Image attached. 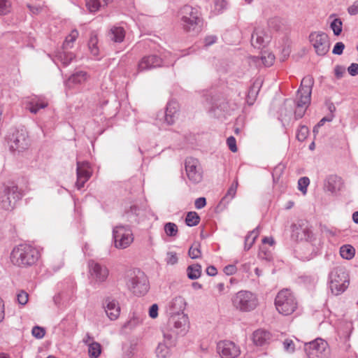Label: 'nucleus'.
I'll return each mask as SVG.
<instances>
[{"instance_id":"1","label":"nucleus","mask_w":358,"mask_h":358,"mask_svg":"<svg viewBox=\"0 0 358 358\" xmlns=\"http://www.w3.org/2000/svg\"><path fill=\"white\" fill-rule=\"evenodd\" d=\"M313 84L314 80L310 76H307L302 79L295 99L294 117L296 119L301 118L310 104Z\"/></svg>"},{"instance_id":"2","label":"nucleus","mask_w":358,"mask_h":358,"mask_svg":"<svg viewBox=\"0 0 358 358\" xmlns=\"http://www.w3.org/2000/svg\"><path fill=\"white\" fill-rule=\"evenodd\" d=\"M39 257L37 249L27 244H20L15 247L10 253V261L13 264L26 267L34 264Z\"/></svg>"},{"instance_id":"3","label":"nucleus","mask_w":358,"mask_h":358,"mask_svg":"<svg viewBox=\"0 0 358 358\" xmlns=\"http://www.w3.org/2000/svg\"><path fill=\"white\" fill-rule=\"evenodd\" d=\"M350 284L348 273L343 266L334 268L329 275V285L333 294L338 296L343 293Z\"/></svg>"},{"instance_id":"4","label":"nucleus","mask_w":358,"mask_h":358,"mask_svg":"<svg viewBox=\"0 0 358 358\" xmlns=\"http://www.w3.org/2000/svg\"><path fill=\"white\" fill-rule=\"evenodd\" d=\"M275 306L280 314L289 315L296 310L298 302L289 289H283L275 296Z\"/></svg>"},{"instance_id":"5","label":"nucleus","mask_w":358,"mask_h":358,"mask_svg":"<svg viewBox=\"0 0 358 358\" xmlns=\"http://www.w3.org/2000/svg\"><path fill=\"white\" fill-rule=\"evenodd\" d=\"M233 306L241 312H250L258 306V299L255 294L248 290H241L231 298Z\"/></svg>"},{"instance_id":"6","label":"nucleus","mask_w":358,"mask_h":358,"mask_svg":"<svg viewBox=\"0 0 358 358\" xmlns=\"http://www.w3.org/2000/svg\"><path fill=\"white\" fill-rule=\"evenodd\" d=\"M127 287L134 294L143 296L149 289L148 279L143 271L134 270L128 275Z\"/></svg>"},{"instance_id":"7","label":"nucleus","mask_w":358,"mask_h":358,"mask_svg":"<svg viewBox=\"0 0 358 358\" xmlns=\"http://www.w3.org/2000/svg\"><path fill=\"white\" fill-rule=\"evenodd\" d=\"M21 199L18 187L13 185H3L0 188V208L5 210H13Z\"/></svg>"},{"instance_id":"8","label":"nucleus","mask_w":358,"mask_h":358,"mask_svg":"<svg viewBox=\"0 0 358 358\" xmlns=\"http://www.w3.org/2000/svg\"><path fill=\"white\" fill-rule=\"evenodd\" d=\"M181 24L187 32L197 31L201 22L199 11L190 6L185 5L180 10Z\"/></svg>"},{"instance_id":"9","label":"nucleus","mask_w":358,"mask_h":358,"mask_svg":"<svg viewBox=\"0 0 358 358\" xmlns=\"http://www.w3.org/2000/svg\"><path fill=\"white\" fill-rule=\"evenodd\" d=\"M303 349L308 358H328L330 356L327 342L320 338L304 343Z\"/></svg>"},{"instance_id":"10","label":"nucleus","mask_w":358,"mask_h":358,"mask_svg":"<svg viewBox=\"0 0 358 358\" xmlns=\"http://www.w3.org/2000/svg\"><path fill=\"white\" fill-rule=\"evenodd\" d=\"M27 133L24 129H11L7 136V142L12 152H22L29 146Z\"/></svg>"},{"instance_id":"11","label":"nucleus","mask_w":358,"mask_h":358,"mask_svg":"<svg viewBox=\"0 0 358 358\" xmlns=\"http://www.w3.org/2000/svg\"><path fill=\"white\" fill-rule=\"evenodd\" d=\"M113 238L115 247L125 249L134 241V234L129 226L118 225L113 229Z\"/></svg>"},{"instance_id":"12","label":"nucleus","mask_w":358,"mask_h":358,"mask_svg":"<svg viewBox=\"0 0 358 358\" xmlns=\"http://www.w3.org/2000/svg\"><path fill=\"white\" fill-rule=\"evenodd\" d=\"M309 41L318 56H324L330 49L328 35L323 31H313L309 35Z\"/></svg>"},{"instance_id":"13","label":"nucleus","mask_w":358,"mask_h":358,"mask_svg":"<svg viewBox=\"0 0 358 358\" xmlns=\"http://www.w3.org/2000/svg\"><path fill=\"white\" fill-rule=\"evenodd\" d=\"M185 167L189 180L193 184H198L203 179V171L198 159L188 157L185 159Z\"/></svg>"},{"instance_id":"14","label":"nucleus","mask_w":358,"mask_h":358,"mask_svg":"<svg viewBox=\"0 0 358 358\" xmlns=\"http://www.w3.org/2000/svg\"><path fill=\"white\" fill-rule=\"evenodd\" d=\"M292 237L296 241L310 240L312 231L309 228L308 224L305 220H299L292 225Z\"/></svg>"},{"instance_id":"15","label":"nucleus","mask_w":358,"mask_h":358,"mask_svg":"<svg viewBox=\"0 0 358 358\" xmlns=\"http://www.w3.org/2000/svg\"><path fill=\"white\" fill-rule=\"evenodd\" d=\"M77 181L76 187L78 189L84 187L85 182L91 178L92 169L87 162H77L76 168Z\"/></svg>"},{"instance_id":"16","label":"nucleus","mask_w":358,"mask_h":358,"mask_svg":"<svg viewBox=\"0 0 358 358\" xmlns=\"http://www.w3.org/2000/svg\"><path fill=\"white\" fill-rule=\"evenodd\" d=\"M217 352L222 358H236L241 354L240 348L229 341L218 343Z\"/></svg>"},{"instance_id":"17","label":"nucleus","mask_w":358,"mask_h":358,"mask_svg":"<svg viewBox=\"0 0 358 358\" xmlns=\"http://www.w3.org/2000/svg\"><path fill=\"white\" fill-rule=\"evenodd\" d=\"M169 323L176 334L185 335L188 331L189 320L186 314L169 316Z\"/></svg>"},{"instance_id":"18","label":"nucleus","mask_w":358,"mask_h":358,"mask_svg":"<svg viewBox=\"0 0 358 358\" xmlns=\"http://www.w3.org/2000/svg\"><path fill=\"white\" fill-rule=\"evenodd\" d=\"M162 60L157 55H149L143 57L138 64V73L150 70L161 66Z\"/></svg>"},{"instance_id":"19","label":"nucleus","mask_w":358,"mask_h":358,"mask_svg":"<svg viewBox=\"0 0 358 358\" xmlns=\"http://www.w3.org/2000/svg\"><path fill=\"white\" fill-rule=\"evenodd\" d=\"M88 266L91 275L96 281L102 282L108 278V270L105 266L101 265L94 260H90L88 263Z\"/></svg>"},{"instance_id":"20","label":"nucleus","mask_w":358,"mask_h":358,"mask_svg":"<svg viewBox=\"0 0 358 358\" xmlns=\"http://www.w3.org/2000/svg\"><path fill=\"white\" fill-rule=\"evenodd\" d=\"M186 302L182 296H176L173 298L167 305L166 312L169 316L178 315L179 314H185Z\"/></svg>"},{"instance_id":"21","label":"nucleus","mask_w":358,"mask_h":358,"mask_svg":"<svg viewBox=\"0 0 358 358\" xmlns=\"http://www.w3.org/2000/svg\"><path fill=\"white\" fill-rule=\"evenodd\" d=\"M269 36L266 34L264 30L260 27L255 29L251 36V44L256 48L264 47L269 41Z\"/></svg>"},{"instance_id":"22","label":"nucleus","mask_w":358,"mask_h":358,"mask_svg":"<svg viewBox=\"0 0 358 358\" xmlns=\"http://www.w3.org/2000/svg\"><path fill=\"white\" fill-rule=\"evenodd\" d=\"M342 187V180L336 175H330L326 178L324 182V190L332 194L336 193Z\"/></svg>"},{"instance_id":"23","label":"nucleus","mask_w":358,"mask_h":358,"mask_svg":"<svg viewBox=\"0 0 358 358\" xmlns=\"http://www.w3.org/2000/svg\"><path fill=\"white\" fill-rule=\"evenodd\" d=\"M103 306L105 312L110 320H115L119 317L120 307L115 300L108 298L106 299Z\"/></svg>"},{"instance_id":"24","label":"nucleus","mask_w":358,"mask_h":358,"mask_svg":"<svg viewBox=\"0 0 358 358\" xmlns=\"http://www.w3.org/2000/svg\"><path fill=\"white\" fill-rule=\"evenodd\" d=\"M48 102L43 97L34 96L27 102L26 108L31 113L36 114L39 109L45 108L48 106Z\"/></svg>"},{"instance_id":"25","label":"nucleus","mask_w":358,"mask_h":358,"mask_svg":"<svg viewBox=\"0 0 358 358\" xmlns=\"http://www.w3.org/2000/svg\"><path fill=\"white\" fill-rule=\"evenodd\" d=\"M271 340V334L264 329H258L253 333V343L258 346H264L270 343Z\"/></svg>"},{"instance_id":"26","label":"nucleus","mask_w":358,"mask_h":358,"mask_svg":"<svg viewBox=\"0 0 358 358\" xmlns=\"http://www.w3.org/2000/svg\"><path fill=\"white\" fill-rule=\"evenodd\" d=\"M178 106L176 101H169L165 112V121L168 124H173L178 117Z\"/></svg>"},{"instance_id":"27","label":"nucleus","mask_w":358,"mask_h":358,"mask_svg":"<svg viewBox=\"0 0 358 358\" xmlns=\"http://www.w3.org/2000/svg\"><path fill=\"white\" fill-rule=\"evenodd\" d=\"M55 57L63 66H66L75 59V55L73 52H68L67 49L62 48L61 50L57 52Z\"/></svg>"},{"instance_id":"28","label":"nucleus","mask_w":358,"mask_h":358,"mask_svg":"<svg viewBox=\"0 0 358 358\" xmlns=\"http://www.w3.org/2000/svg\"><path fill=\"white\" fill-rule=\"evenodd\" d=\"M262 86L260 80H255L250 87L247 96V102L249 105H252L256 100Z\"/></svg>"},{"instance_id":"29","label":"nucleus","mask_w":358,"mask_h":358,"mask_svg":"<svg viewBox=\"0 0 358 358\" xmlns=\"http://www.w3.org/2000/svg\"><path fill=\"white\" fill-rule=\"evenodd\" d=\"M87 73L85 71H78L73 73L66 82V85L72 87L73 85H78L84 83L87 80Z\"/></svg>"},{"instance_id":"30","label":"nucleus","mask_w":358,"mask_h":358,"mask_svg":"<svg viewBox=\"0 0 358 358\" xmlns=\"http://www.w3.org/2000/svg\"><path fill=\"white\" fill-rule=\"evenodd\" d=\"M108 37L115 43H121L125 37V31L121 27H113L108 33Z\"/></svg>"},{"instance_id":"31","label":"nucleus","mask_w":358,"mask_h":358,"mask_svg":"<svg viewBox=\"0 0 358 358\" xmlns=\"http://www.w3.org/2000/svg\"><path fill=\"white\" fill-rule=\"evenodd\" d=\"M238 185V180L236 179L229 188L228 189L227 193L222 199L220 203L228 204L236 196L237 188Z\"/></svg>"},{"instance_id":"32","label":"nucleus","mask_w":358,"mask_h":358,"mask_svg":"<svg viewBox=\"0 0 358 358\" xmlns=\"http://www.w3.org/2000/svg\"><path fill=\"white\" fill-rule=\"evenodd\" d=\"M110 1L111 0H86V6L90 12L93 13L107 6Z\"/></svg>"},{"instance_id":"33","label":"nucleus","mask_w":358,"mask_h":358,"mask_svg":"<svg viewBox=\"0 0 358 358\" xmlns=\"http://www.w3.org/2000/svg\"><path fill=\"white\" fill-rule=\"evenodd\" d=\"M201 274V266L198 264L189 265L187 268V277L191 280L198 279Z\"/></svg>"},{"instance_id":"34","label":"nucleus","mask_w":358,"mask_h":358,"mask_svg":"<svg viewBox=\"0 0 358 358\" xmlns=\"http://www.w3.org/2000/svg\"><path fill=\"white\" fill-rule=\"evenodd\" d=\"M259 234V227L255 228L254 230L250 231L245 238V250H248L253 243L255 239L257 238Z\"/></svg>"},{"instance_id":"35","label":"nucleus","mask_w":358,"mask_h":358,"mask_svg":"<svg viewBox=\"0 0 358 358\" xmlns=\"http://www.w3.org/2000/svg\"><path fill=\"white\" fill-rule=\"evenodd\" d=\"M98 38L97 35L94 33H92L90 38L88 42V47L91 54L94 56H98L99 54V48L97 45Z\"/></svg>"},{"instance_id":"36","label":"nucleus","mask_w":358,"mask_h":358,"mask_svg":"<svg viewBox=\"0 0 358 358\" xmlns=\"http://www.w3.org/2000/svg\"><path fill=\"white\" fill-rule=\"evenodd\" d=\"M341 256L345 259H351L355 254V248L350 245H344L340 248Z\"/></svg>"},{"instance_id":"37","label":"nucleus","mask_w":358,"mask_h":358,"mask_svg":"<svg viewBox=\"0 0 358 358\" xmlns=\"http://www.w3.org/2000/svg\"><path fill=\"white\" fill-rule=\"evenodd\" d=\"M78 36V31L76 29L72 30L71 32L66 37L62 48L67 50L69 48H71Z\"/></svg>"},{"instance_id":"38","label":"nucleus","mask_w":358,"mask_h":358,"mask_svg":"<svg viewBox=\"0 0 358 358\" xmlns=\"http://www.w3.org/2000/svg\"><path fill=\"white\" fill-rule=\"evenodd\" d=\"M101 353V345L98 342L90 343L88 346V355L90 358H98Z\"/></svg>"},{"instance_id":"39","label":"nucleus","mask_w":358,"mask_h":358,"mask_svg":"<svg viewBox=\"0 0 358 358\" xmlns=\"http://www.w3.org/2000/svg\"><path fill=\"white\" fill-rule=\"evenodd\" d=\"M200 221V217L196 212H189L185 218V223L189 227L196 226Z\"/></svg>"},{"instance_id":"40","label":"nucleus","mask_w":358,"mask_h":358,"mask_svg":"<svg viewBox=\"0 0 358 358\" xmlns=\"http://www.w3.org/2000/svg\"><path fill=\"white\" fill-rule=\"evenodd\" d=\"M166 234L169 237H175L178 232V226L173 222H167L164 227Z\"/></svg>"},{"instance_id":"41","label":"nucleus","mask_w":358,"mask_h":358,"mask_svg":"<svg viewBox=\"0 0 358 358\" xmlns=\"http://www.w3.org/2000/svg\"><path fill=\"white\" fill-rule=\"evenodd\" d=\"M169 350L165 343H159L156 349V354L158 358H166L169 355Z\"/></svg>"},{"instance_id":"42","label":"nucleus","mask_w":358,"mask_h":358,"mask_svg":"<svg viewBox=\"0 0 358 358\" xmlns=\"http://www.w3.org/2000/svg\"><path fill=\"white\" fill-rule=\"evenodd\" d=\"M342 21L339 18H336L331 22L330 27L333 30L335 36H338L341 34L342 31Z\"/></svg>"},{"instance_id":"43","label":"nucleus","mask_w":358,"mask_h":358,"mask_svg":"<svg viewBox=\"0 0 358 358\" xmlns=\"http://www.w3.org/2000/svg\"><path fill=\"white\" fill-rule=\"evenodd\" d=\"M309 130L308 128L305 125L299 127L296 131V138L298 141L302 142L306 139L308 136Z\"/></svg>"},{"instance_id":"44","label":"nucleus","mask_w":358,"mask_h":358,"mask_svg":"<svg viewBox=\"0 0 358 358\" xmlns=\"http://www.w3.org/2000/svg\"><path fill=\"white\" fill-rule=\"evenodd\" d=\"M310 184V179L308 177L300 178L298 180V189L303 194L307 192V187Z\"/></svg>"},{"instance_id":"45","label":"nucleus","mask_w":358,"mask_h":358,"mask_svg":"<svg viewBox=\"0 0 358 358\" xmlns=\"http://www.w3.org/2000/svg\"><path fill=\"white\" fill-rule=\"evenodd\" d=\"M283 348L287 353H293L295 351L296 344L293 340L287 338L282 343Z\"/></svg>"},{"instance_id":"46","label":"nucleus","mask_w":358,"mask_h":358,"mask_svg":"<svg viewBox=\"0 0 358 358\" xmlns=\"http://www.w3.org/2000/svg\"><path fill=\"white\" fill-rule=\"evenodd\" d=\"M261 59L262 61V63L264 64V66H271L273 62H274V60H275V56L273 54L271 53V52H268V53H264L262 56H261Z\"/></svg>"},{"instance_id":"47","label":"nucleus","mask_w":358,"mask_h":358,"mask_svg":"<svg viewBox=\"0 0 358 358\" xmlns=\"http://www.w3.org/2000/svg\"><path fill=\"white\" fill-rule=\"evenodd\" d=\"M200 245L199 243L194 244L189 249V256L192 259H197L201 256V250L199 249Z\"/></svg>"},{"instance_id":"48","label":"nucleus","mask_w":358,"mask_h":358,"mask_svg":"<svg viewBox=\"0 0 358 358\" xmlns=\"http://www.w3.org/2000/svg\"><path fill=\"white\" fill-rule=\"evenodd\" d=\"M31 334L34 337L41 339L45 336V331L41 327L35 326L32 329Z\"/></svg>"},{"instance_id":"49","label":"nucleus","mask_w":358,"mask_h":358,"mask_svg":"<svg viewBox=\"0 0 358 358\" xmlns=\"http://www.w3.org/2000/svg\"><path fill=\"white\" fill-rule=\"evenodd\" d=\"M10 2L9 0H0V15H6L9 12Z\"/></svg>"},{"instance_id":"50","label":"nucleus","mask_w":358,"mask_h":358,"mask_svg":"<svg viewBox=\"0 0 358 358\" xmlns=\"http://www.w3.org/2000/svg\"><path fill=\"white\" fill-rule=\"evenodd\" d=\"M166 262L167 264L174 265L178 262V257L176 252H169L166 254Z\"/></svg>"},{"instance_id":"51","label":"nucleus","mask_w":358,"mask_h":358,"mask_svg":"<svg viewBox=\"0 0 358 358\" xmlns=\"http://www.w3.org/2000/svg\"><path fill=\"white\" fill-rule=\"evenodd\" d=\"M28 294L24 291H20L17 294V299L20 304L25 305L28 301Z\"/></svg>"},{"instance_id":"52","label":"nucleus","mask_w":358,"mask_h":358,"mask_svg":"<svg viewBox=\"0 0 358 358\" xmlns=\"http://www.w3.org/2000/svg\"><path fill=\"white\" fill-rule=\"evenodd\" d=\"M227 144L229 148V150L232 152H236L238 150L237 146H236V138L234 136H229L227 139Z\"/></svg>"},{"instance_id":"53","label":"nucleus","mask_w":358,"mask_h":358,"mask_svg":"<svg viewBox=\"0 0 358 358\" xmlns=\"http://www.w3.org/2000/svg\"><path fill=\"white\" fill-rule=\"evenodd\" d=\"M344 48V43L342 42H338L335 44L332 50V53L334 55H341L343 53Z\"/></svg>"},{"instance_id":"54","label":"nucleus","mask_w":358,"mask_h":358,"mask_svg":"<svg viewBox=\"0 0 358 358\" xmlns=\"http://www.w3.org/2000/svg\"><path fill=\"white\" fill-rule=\"evenodd\" d=\"M236 267L234 264L227 265L223 269L224 273L227 274V275L234 274L236 272Z\"/></svg>"},{"instance_id":"55","label":"nucleus","mask_w":358,"mask_h":358,"mask_svg":"<svg viewBox=\"0 0 358 358\" xmlns=\"http://www.w3.org/2000/svg\"><path fill=\"white\" fill-rule=\"evenodd\" d=\"M348 71L349 74L352 76H355L358 74V64L352 63L348 68Z\"/></svg>"},{"instance_id":"56","label":"nucleus","mask_w":358,"mask_h":358,"mask_svg":"<svg viewBox=\"0 0 358 358\" xmlns=\"http://www.w3.org/2000/svg\"><path fill=\"white\" fill-rule=\"evenodd\" d=\"M206 204V200L204 197H200L196 199L194 202L195 208L196 209H201Z\"/></svg>"},{"instance_id":"57","label":"nucleus","mask_w":358,"mask_h":358,"mask_svg":"<svg viewBox=\"0 0 358 358\" xmlns=\"http://www.w3.org/2000/svg\"><path fill=\"white\" fill-rule=\"evenodd\" d=\"M149 315L152 318H156L158 315V306L157 304H152L149 310Z\"/></svg>"},{"instance_id":"58","label":"nucleus","mask_w":358,"mask_h":358,"mask_svg":"<svg viewBox=\"0 0 358 358\" xmlns=\"http://www.w3.org/2000/svg\"><path fill=\"white\" fill-rule=\"evenodd\" d=\"M335 76L337 78H341L343 77V74L345 72V69L341 66H336L334 69Z\"/></svg>"},{"instance_id":"59","label":"nucleus","mask_w":358,"mask_h":358,"mask_svg":"<svg viewBox=\"0 0 358 358\" xmlns=\"http://www.w3.org/2000/svg\"><path fill=\"white\" fill-rule=\"evenodd\" d=\"M217 41L215 36H208L204 39V43L206 46H210L215 43Z\"/></svg>"},{"instance_id":"60","label":"nucleus","mask_w":358,"mask_h":358,"mask_svg":"<svg viewBox=\"0 0 358 358\" xmlns=\"http://www.w3.org/2000/svg\"><path fill=\"white\" fill-rule=\"evenodd\" d=\"M94 337L90 335V333H87L83 338V343L87 345H90V343H95Z\"/></svg>"},{"instance_id":"61","label":"nucleus","mask_w":358,"mask_h":358,"mask_svg":"<svg viewBox=\"0 0 358 358\" xmlns=\"http://www.w3.org/2000/svg\"><path fill=\"white\" fill-rule=\"evenodd\" d=\"M348 13L350 15H356L358 13V1L355 2L351 6L348 8Z\"/></svg>"},{"instance_id":"62","label":"nucleus","mask_w":358,"mask_h":358,"mask_svg":"<svg viewBox=\"0 0 358 358\" xmlns=\"http://www.w3.org/2000/svg\"><path fill=\"white\" fill-rule=\"evenodd\" d=\"M217 273V269L214 266H210L206 268V273L210 276H215Z\"/></svg>"},{"instance_id":"63","label":"nucleus","mask_w":358,"mask_h":358,"mask_svg":"<svg viewBox=\"0 0 358 358\" xmlns=\"http://www.w3.org/2000/svg\"><path fill=\"white\" fill-rule=\"evenodd\" d=\"M263 243H268L269 245H272L274 243L273 238L272 237H264L262 239Z\"/></svg>"},{"instance_id":"64","label":"nucleus","mask_w":358,"mask_h":358,"mask_svg":"<svg viewBox=\"0 0 358 358\" xmlns=\"http://www.w3.org/2000/svg\"><path fill=\"white\" fill-rule=\"evenodd\" d=\"M138 210V208L136 206H131L130 207V210L127 212V214L131 213L134 215H137V211Z\"/></svg>"}]
</instances>
